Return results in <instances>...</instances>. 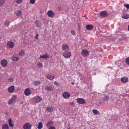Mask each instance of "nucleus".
<instances>
[{
  "mask_svg": "<svg viewBox=\"0 0 129 129\" xmlns=\"http://www.w3.org/2000/svg\"><path fill=\"white\" fill-rule=\"evenodd\" d=\"M43 127V124L42 122H40L39 123L38 126L37 127L38 129H41Z\"/></svg>",
  "mask_w": 129,
  "mask_h": 129,
  "instance_id": "nucleus-24",
  "label": "nucleus"
},
{
  "mask_svg": "<svg viewBox=\"0 0 129 129\" xmlns=\"http://www.w3.org/2000/svg\"><path fill=\"white\" fill-rule=\"evenodd\" d=\"M34 84L35 86H37L40 84V82L39 81H35L33 83Z\"/></svg>",
  "mask_w": 129,
  "mask_h": 129,
  "instance_id": "nucleus-29",
  "label": "nucleus"
},
{
  "mask_svg": "<svg viewBox=\"0 0 129 129\" xmlns=\"http://www.w3.org/2000/svg\"><path fill=\"white\" fill-rule=\"evenodd\" d=\"M128 30L129 31V25H128Z\"/></svg>",
  "mask_w": 129,
  "mask_h": 129,
  "instance_id": "nucleus-52",
  "label": "nucleus"
},
{
  "mask_svg": "<svg viewBox=\"0 0 129 129\" xmlns=\"http://www.w3.org/2000/svg\"><path fill=\"white\" fill-rule=\"evenodd\" d=\"M7 61L5 60H3L1 61V65L3 67H5L6 66L7 64Z\"/></svg>",
  "mask_w": 129,
  "mask_h": 129,
  "instance_id": "nucleus-14",
  "label": "nucleus"
},
{
  "mask_svg": "<svg viewBox=\"0 0 129 129\" xmlns=\"http://www.w3.org/2000/svg\"><path fill=\"white\" fill-rule=\"evenodd\" d=\"M22 12L20 10H19L16 14V15L18 16H19L21 14Z\"/></svg>",
  "mask_w": 129,
  "mask_h": 129,
  "instance_id": "nucleus-31",
  "label": "nucleus"
},
{
  "mask_svg": "<svg viewBox=\"0 0 129 129\" xmlns=\"http://www.w3.org/2000/svg\"><path fill=\"white\" fill-rule=\"evenodd\" d=\"M77 101V103L80 104H85L86 102L85 100L82 98H78L76 99Z\"/></svg>",
  "mask_w": 129,
  "mask_h": 129,
  "instance_id": "nucleus-1",
  "label": "nucleus"
},
{
  "mask_svg": "<svg viewBox=\"0 0 129 129\" xmlns=\"http://www.w3.org/2000/svg\"><path fill=\"white\" fill-rule=\"evenodd\" d=\"M39 36V35L38 34H37L35 36V38L36 39H38V37Z\"/></svg>",
  "mask_w": 129,
  "mask_h": 129,
  "instance_id": "nucleus-44",
  "label": "nucleus"
},
{
  "mask_svg": "<svg viewBox=\"0 0 129 129\" xmlns=\"http://www.w3.org/2000/svg\"><path fill=\"white\" fill-rule=\"evenodd\" d=\"M5 0H0V5H3Z\"/></svg>",
  "mask_w": 129,
  "mask_h": 129,
  "instance_id": "nucleus-35",
  "label": "nucleus"
},
{
  "mask_svg": "<svg viewBox=\"0 0 129 129\" xmlns=\"http://www.w3.org/2000/svg\"><path fill=\"white\" fill-rule=\"evenodd\" d=\"M14 86H12L8 88V90L10 93H12L14 92Z\"/></svg>",
  "mask_w": 129,
  "mask_h": 129,
  "instance_id": "nucleus-10",
  "label": "nucleus"
},
{
  "mask_svg": "<svg viewBox=\"0 0 129 129\" xmlns=\"http://www.w3.org/2000/svg\"><path fill=\"white\" fill-rule=\"evenodd\" d=\"M128 81V79L126 77H124L121 79V81L123 83H125L127 82Z\"/></svg>",
  "mask_w": 129,
  "mask_h": 129,
  "instance_id": "nucleus-16",
  "label": "nucleus"
},
{
  "mask_svg": "<svg viewBox=\"0 0 129 129\" xmlns=\"http://www.w3.org/2000/svg\"><path fill=\"white\" fill-rule=\"evenodd\" d=\"M35 0H30V2L31 4H34L35 2Z\"/></svg>",
  "mask_w": 129,
  "mask_h": 129,
  "instance_id": "nucleus-39",
  "label": "nucleus"
},
{
  "mask_svg": "<svg viewBox=\"0 0 129 129\" xmlns=\"http://www.w3.org/2000/svg\"><path fill=\"white\" fill-rule=\"evenodd\" d=\"M71 83L73 85H74V83L73 82H71Z\"/></svg>",
  "mask_w": 129,
  "mask_h": 129,
  "instance_id": "nucleus-50",
  "label": "nucleus"
},
{
  "mask_svg": "<svg viewBox=\"0 0 129 129\" xmlns=\"http://www.w3.org/2000/svg\"><path fill=\"white\" fill-rule=\"evenodd\" d=\"M22 0H16V2L17 4H20L22 3Z\"/></svg>",
  "mask_w": 129,
  "mask_h": 129,
  "instance_id": "nucleus-33",
  "label": "nucleus"
},
{
  "mask_svg": "<svg viewBox=\"0 0 129 129\" xmlns=\"http://www.w3.org/2000/svg\"><path fill=\"white\" fill-rule=\"evenodd\" d=\"M126 62L129 65V57H128L126 59Z\"/></svg>",
  "mask_w": 129,
  "mask_h": 129,
  "instance_id": "nucleus-37",
  "label": "nucleus"
},
{
  "mask_svg": "<svg viewBox=\"0 0 129 129\" xmlns=\"http://www.w3.org/2000/svg\"><path fill=\"white\" fill-rule=\"evenodd\" d=\"M109 98L108 96H106L105 97V98L104 99V101L107 100Z\"/></svg>",
  "mask_w": 129,
  "mask_h": 129,
  "instance_id": "nucleus-42",
  "label": "nucleus"
},
{
  "mask_svg": "<svg viewBox=\"0 0 129 129\" xmlns=\"http://www.w3.org/2000/svg\"><path fill=\"white\" fill-rule=\"evenodd\" d=\"M58 8L59 10L60 11L62 9L60 7H58Z\"/></svg>",
  "mask_w": 129,
  "mask_h": 129,
  "instance_id": "nucleus-48",
  "label": "nucleus"
},
{
  "mask_svg": "<svg viewBox=\"0 0 129 129\" xmlns=\"http://www.w3.org/2000/svg\"><path fill=\"white\" fill-rule=\"evenodd\" d=\"M24 93L25 95L27 96L30 95L31 93L30 90L28 88L25 89Z\"/></svg>",
  "mask_w": 129,
  "mask_h": 129,
  "instance_id": "nucleus-9",
  "label": "nucleus"
},
{
  "mask_svg": "<svg viewBox=\"0 0 129 129\" xmlns=\"http://www.w3.org/2000/svg\"><path fill=\"white\" fill-rule=\"evenodd\" d=\"M46 111L48 112H52L53 111V108L52 106H49L47 107Z\"/></svg>",
  "mask_w": 129,
  "mask_h": 129,
  "instance_id": "nucleus-12",
  "label": "nucleus"
},
{
  "mask_svg": "<svg viewBox=\"0 0 129 129\" xmlns=\"http://www.w3.org/2000/svg\"><path fill=\"white\" fill-rule=\"evenodd\" d=\"M10 22L8 20L6 21L4 23V24L5 26L8 27L9 25Z\"/></svg>",
  "mask_w": 129,
  "mask_h": 129,
  "instance_id": "nucleus-26",
  "label": "nucleus"
},
{
  "mask_svg": "<svg viewBox=\"0 0 129 129\" xmlns=\"http://www.w3.org/2000/svg\"><path fill=\"white\" fill-rule=\"evenodd\" d=\"M23 104V102L22 101L21 102H20V104Z\"/></svg>",
  "mask_w": 129,
  "mask_h": 129,
  "instance_id": "nucleus-49",
  "label": "nucleus"
},
{
  "mask_svg": "<svg viewBox=\"0 0 129 129\" xmlns=\"http://www.w3.org/2000/svg\"><path fill=\"white\" fill-rule=\"evenodd\" d=\"M38 66L40 68H41L42 67V64L41 63H38Z\"/></svg>",
  "mask_w": 129,
  "mask_h": 129,
  "instance_id": "nucleus-41",
  "label": "nucleus"
},
{
  "mask_svg": "<svg viewBox=\"0 0 129 129\" xmlns=\"http://www.w3.org/2000/svg\"><path fill=\"white\" fill-rule=\"evenodd\" d=\"M71 55V52H68V51H66L63 53V55L64 57L67 58H69Z\"/></svg>",
  "mask_w": 129,
  "mask_h": 129,
  "instance_id": "nucleus-3",
  "label": "nucleus"
},
{
  "mask_svg": "<svg viewBox=\"0 0 129 129\" xmlns=\"http://www.w3.org/2000/svg\"><path fill=\"white\" fill-rule=\"evenodd\" d=\"M14 46V44L12 41H9L7 43V48H12Z\"/></svg>",
  "mask_w": 129,
  "mask_h": 129,
  "instance_id": "nucleus-4",
  "label": "nucleus"
},
{
  "mask_svg": "<svg viewBox=\"0 0 129 129\" xmlns=\"http://www.w3.org/2000/svg\"><path fill=\"white\" fill-rule=\"evenodd\" d=\"M49 56L46 54H44L42 55H40L39 57L40 58H43L44 59H47L49 58Z\"/></svg>",
  "mask_w": 129,
  "mask_h": 129,
  "instance_id": "nucleus-19",
  "label": "nucleus"
},
{
  "mask_svg": "<svg viewBox=\"0 0 129 129\" xmlns=\"http://www.w3.org/2000/svg\"><path fill=\"white\" fill-rule=\"evenodd\" d=\"M124 6L127 9H129V4H124Z\"/></svg>",
  "mask_w": 129,
  "mask_h": 129,
  "instance_id": "nucleus-38",
  "label": "nucleus"
},
{
  "mask_svg": "<svg viewBox=\"0 0 129 129\" xmlns=\"http://www.w3.org/2000/svg\"><path fill=\"white\" fill-rule=\"evenodd\" d=\"M16 97L14 95L12 97L11 99L14 102L16 99Z\"/></svg>",
  "mask_w": 129,
  "mask_h": 129,
  "instance_id": "nucleus-34",
  "label": "nucleus"
},
{
  "mask_svg": "<svg viewBox=\"0 0 129 129\" xmlns=\"http://www.w3.org/2000/svg\"><path fill=\"white\" fill-rule=\"evenodd\" d=\"M47 14L49 17L52 18L54 16V13L52 10H50L48 12Z\"/></svg>",
  "mask_w": 129,
  "mask_h": 129,
  "instance_id": "nucleus-7",
  "label": "nucleus"
},
{
  "mask_svg": "<svg viewBox=\"0 0 129 129\" xmlns=\"http://www.w3.org/2000/svg\"><path fill=\"white\" fill-rule=\"evenodd\" d=\"M82 55L84 57L87 56L89 54V52L86 50H83L82 52Z\"/></svg>",
  "mask_w": 129,
  "mask_h": 129,
  "instance_id": "nucleus-6",
  "label": "nucleus"
},
{
  "mask_svg": "<svg viewBox=\"0 0 129 129\" xmlns=\"http://www.w3.org/2000/svg\"><path fill=\"white\" fill-rule=\"evenodd\" d=\"M49 129H55V128L54 126H51L49 128Z\"/></svg>",
  "mask_w": 129,
  "mask_h": 129,
  "instance_id": "nucleus-46",
  "label": "nucleus"
},
{
  "mask_svg": "<svg viewBox=\"0 0 129 129\" xmlns=\"http://www.w3.org/2000/svg\"><path fill=\"white\" fill-rule=\"evenodd\" d=\"M63 96L65 98L68 99L70 97V95L68 92H66L63 93Z\"/></svg>",
  "mask_w": 129,
  "mask_h": 129,
  "instance_id": "nucleus-15",
  "label": "nucleus"
},
{
  "mask_svg": "<svg viewBox=\"0 0 129 129\" xmlns=\"http://www.w3.org/2000/svg\"><path fill=\"white\" fill-rule=\"evenodd\" d=\"M46 78L52 80L54 78L53 75H52L48 74L46 76Z\"/></svg>",
  "mask_w": 129,
  "mask_h": 129,
  "instance_id": "nucleus-20",
  "label": "nucleus"
},
{
  "mask_svg": "<svg viewBox=\"0 0 129 129\" xmlns=\"http://www.w3.org/2000/svg\"><path fill=\"white\" fill-rule=\"evenodd\" d=\"M86 29L88 30H91L93 28V26L91 25H88L86 26Z\"/></svg>",
  "mask_w": 129,
  "mask_h": 129,
  "instance_id": "nucleus-18",
  "label": "nucleus"
},
{
  "mask_svg": "<svg viewBox=\"0 0 129 129\" xmlns=\"http://www.w3.org/2000/svg\"><path fill=\"white\" fill-rule=\"evenodd\" d=\"M8 121L9 126L11 127H13L14 126V124L12 123V119L11 118L9 119Z\"/></svg>",
  "mask_w": 129,
  "mask_h": 129,
  "instance_id": "nucleus-21",
  "label": "nucleus"
},
{
  "mask_svg": "<svg viewBox=\"0 0 129 129\" xmlns=\"http://www.w3.org/2000/svg\"><path fill=\"white\" fill-rule=\"evenodd\" d=\"M93 112L95 115H98L99 114V112L98 111L95 109H94L93 110Z\"/></svg>",
  "mask_w": 129,
  "mask_h": 129,
  "instance_id": "nucleus-28",
  "label": "nucleus"
},
{
  "mask_svg": "<svg viewBox=\"0 0 129 129\" xmlns=\"http://www.w3.org/2000/svg\"><path fill=\"white\" fill-rule=\"evenodd\" d=\"M13 79L12 77H10L8 79V81L10 82H12L13 81Z\"/></svg>",
  "mask_w": 129,
  "mask_h": 129,
  "instance_id": "nucleus-32",
  "label": "nucleus"
},
{
  "mask_svg": "<svg viewBox=\"0 0 129 129\" xmlns=\"http://www.w3.org/2000/svg\"><path fill=\"white\" fill-rule=\"evenodd\" d=\"M53 124L52 121L49 122L47 124V127L49 126L50 125H52Z\"/></svg>",
  "mask_w": 129,
  "mask_h": 129,
  "instance_id": "nucleus-30",
  "label": "nucleus"
},
{
  "mask_svg": "<svg viewBox=\"0 0 129 129\" xmlns=\"http://www.w3.org/2000/svg\"><path fill=\"white\" fill-rule=\"evenodd\" d=\"M8 125L6 124H4L2 127V129H9Z\"/></svg>",
  "mask_w": 129,
  "mask_h": 129,
  "instance_id": "nucleus-25",
  "label": "nucleus"
},
{
  "mask_svg": "<svg viewBox=\"0 0 129 129\" xmlns=\"http://www.w3.org/2000/svg\"><path fill=\"white\" fill-rule=\"evenodd\" d=\"M31 125L28 123L25 124L23 126V128L24 129H31Z\"/></svg>",
  "mask_w": 129,
  "mask_h": 129,
  "instance_id": "nucleus-5",
  "label": "nucleus"
},
{
  "mask_svg": "<svg viewBox=\"0 0 129 129\" xmlns=\"http://www.w3.org/2000/svg\"><path fill=\"white\" fill-rule=\"evenodd\" d=\"M12 61H16L18 60L19 59V57H17L15 55H14L13 57L12 58Z\"/></svg>",
  "mask_w": 129,
  "mask_h": 129,
  "instance_id": "nucleus-17",
  "label": "nucleus"
},
{
  "mask_svg": "<svg viewBox=\"0 0 129 129\" xmlns=\"http://www.w3.org/2000/svg\"><path fill=\"white\" fill-rule=\"evenodd\" d=\"M42 100V98L38 96L34 98V101L36 102H38Z\"/></svg>",
  "mask_w": 129,
  "mask_h": 129,
  "instance_id": "nucleus-13",
  "label": "nucleus"
},
{
  "mask_svg": "<svg viewBox=\"0 0 129 129\" xmlns=\"http://www.w3.org/2000/svg\"><path fill=\"white\" fill-rule=\"evenodd\" d=\"M14 102L11 99L10 100L8 101V103L10 104H12Z\"/></svg>",
  "mask_w": 129,
  "mask_h": 129,
  "instance_id": "nucleus-36",
  "label": "nucleus"
},
{
  "mask_svg": "<svg viewBox=\"0 0 129 129\" xmlns=\"http://www.w3.org/2000/svg\"><path fill=\"white\" fill-rule=\"evenodd\" d=\"M63 50L65 51H68L69 50V47L66 44L63 45L62 46Z\"/></svg>",
  "mask_w": 129,
  "mask_h": 129,
  "instance_id": "nucleus-8",
  "label": "nucleus"
},
{
  "mask_svg": "<svg viewBox=\"0 0 129 129\" xmlns=\"http://www.w3.org/2000/svg\"><path fill=\"white\" fill-rule=\"evenodd\" d=\"M78 30H80V25H79V24H78Z\"/></svg>",
  "mask_w": 129,
  "mask_h": 129,
  "instance_id": "nucleus-45",
  "label": "nucleus"
},
{
  "mask_svg": "<svg viewBox=\"0 0 129 129\" xmlns=\"http://www.w3.org/2000/svg\"><path fill=\"white\" fill-rule=\"evenodd\" d=\"M54 84L55 85H58V84L57 82L56 81H55L54 82Z\"/></svg>",
  "mask_w": 129,
  "mask_h": 129,
  "instance_id": "nucleus-47",
  "label": "nucleus"
},
{
  "mask_svg": "<svg viewBox=\"0 0 129 129\" xmlns=\"http://www.w3.org/2000/svg\"><path fill=\"white\" fill-rule=\"evenodd\" d=\"M24 55V52L23 50H21L19 53V56H23Z\"/></svg>",
  "mask_w": 129,
  "mask_h": 129,
  "instance_id": "nucleus-27",
  "label": "nucleus"
},
{
  "mask_svg": "<svg viewBox=\"0 0 129 129\" xmlns=\"http://www.w3.org/2000/svg\"><path fill=\"white\" fill-rule=\"evenodd\" d=\"M36 26L37 27H41V24L40 22L37 20L36 22Z\"/></svg>",
  "mask_w": 129,
  "mask_h": 129,
  "instance_id": "nucleus-23",
  "label": "nucleus"
},
{
  "mask_svg": "<svg viewBox=\"0 0 129 129\" xmlns=\"http://www.w3.org/2000/svg\"><path fill=\"white\" fill-rule=\"evenodd\" d=\"M108 84H107V85H106V87H108Z\"/></svg>",
  "mask_w": 129,
  "mask_h": 129,
  "instance_id": "nucleus-51",
  "label": "nucleus"
},
{
  "mask_svg": "<svg viewBox=\"0 0 129 129\" xmlns=\"http://www.w3.org/2000/svg\"><path fill=\"white\" fill-rule=\"evenodd\" d=\"M71 33L72 35L74 36L75 35V31L73 30H72L71 31Z\"/></svg>",
  "mask_w": 129,
  "mask_h": 129,
  "instance_id": "nucleus-40",
  "label": "nucleus"
},
{
  "mask_svg": "<svg viewBox=\"0 0 129 129\" xmlns=\"http://www.w3.org/2000/svg\"><path fill=\"white\" fill-rule=\"evenodd\" d=\"M69 105L71 106H74V103L73 102H71L69 104Z\"/></svg>",
  "mask_w": 129,
  "mask_h": 129,
  "instance_id": "nucleus-43",
  "label": "nucleus"
},
{
  "mask_svg": "<svg viewBox=\"0 0 129 129\" xmlns=\"http://www.w3.org/2000/svg\"><path fill=\"white\" fill-rule=\"evenodd\" d=\"M108 13L106 11H101L99 14L101 18H104L108 16Z\"/></svg>",
  "mask_w": 129,
  "mask_h": 129,
  "instance_id": "nucleus-2",
  "label": "nucleus"
},
{
  "mask_svg": "<svg viewBox=\"0 0 129 129\" xmlns=\"http://www.w3.org/2000/svg\"><path fill=\"white\" fill-rule=\"evenodd\" d=\"M122 17L124 19H128L129 18V15L126 13H124Z\"/></svg>",
  "mask_w": 129,
  "mask_h": 129,
  "instance_id": "nucleus-22",
  "label": "nucleus"
},
{
  "mask_svg": "<svg viewBox=\"0 0 129 129\" xmlns=\"http://www.w3.org/2000/svg\"><path fill=\"white\" fill-rule=\"evenodd\" d=\"M45 89L47 90L48 92H49L53 90V89L51 86H45Z\"/></svg>",
  "mask_w": 129,
  "mask_h": 129,
  "instance_id": "nucleus-11",
  "label": "nucleus"
}]
</instances>
